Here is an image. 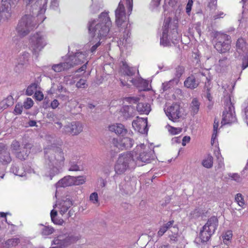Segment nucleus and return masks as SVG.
I'll use <instances>...</instances> for the list:
<instances>
[{
  "label": "nucleus",
  "instance_id": "40",
  "mask_svg": "<svg viewBox=\"0 0 248 248\" xmlns=\"http://www.w3.org/2000/svg\"><path fill=\"white\" fill-rule=\"evenodd\" d=\"M174 223V221L173 220H172L168 221L165 224H164L162 226L167 231H168L169 229H170L172 227H173V228L175 229L176 232H177L178 231V228L177 226H173Z\"/></svg>",
  "mask_w": 248,
  "mask_h": 248
},
{
  "label": "nucleus",
  "instance_id": "31",
  "mask_svg": "<svg viewBox=\"0 0 248 248\" xmlns=\"http://www.w3.org/2000/svg\"><path fill=\"white\" fill-rule=\"evenodd\" d=\"M12 161V158L9 152H5L0 156V162L3 165H7Z\"/></svg>",
  "mask_w": 248,
  "mask_h": 248
},
{
  "label": "nucleus",
  "instance_id": "36",
  "mask_svg": "<svg viewBox=\"0 0 248 248\" xmlns=\"http://www.w3.org/2000/svg\"><path fill=\"white\" fill-rule=\"evenodd\" d=\"M29 154L30 152L29 151L23 150L22 151L17 152L16 156L17 158L23 160H25L28 157Z\"/></svg>",
  "mask_w": 248,
  "mask_h": 248
},
{
  "label": "nucleus",
  "instance_id": "58",
  "mask_svg": "<svg viewBox=\"0 0 248 248\" xmlns=\"http://www.w3.org/2000/svg\"><path fill=\"white\" fill-rule=\"evenodd\" d=\"M248 67V58H245L243 60V63L242 65V69L244 70Z\"/></svg>",
  "mask_w": 248,
  "mask_h": 248
},
{
  "label": "nucleus",
  "instance_id": "29",
  "mask_svg": "<svg viewBox=\"0 0 248 248\" xmlns=\"http://www.w3.org/2000/svg\"><path fill=\"white\" fill-rule=\"evenodd\" d=\"M200 103L197 98H194L192 100L190 105L191 112L193 115H195L198 113L200 108Z\"/></svg>",
  "mask_w": 248,
  "mask_h": 248
},
{
  "label": "nucleus",
  "instance_id": "49",
  "mask_svg": "<svg viewBox=\"0 0 248 248\" xmlns=\"http://www.w3.org/2000/svg\"><path fill=\"white\" fill-rule=\"evenodd\" d=\"M34 98L38 101H42L44 99V94L40 91H36L34 93Z\"/></svg>",
  "mask_w": 248,
  "mask_h": 248
},
{
  "label": "nucleus",
  "instance_id": "7",
  "mask_svg": "<svg viewBox=\"0 0 248 248\" xmlns=\"http://www.w3.org/2000/svg\"><path fill=\"white\" fill-rule=\"evenodd\" d=\"M35 25L32 23V17L29 15L23 16L19 21L16 31L18 35L20 37H24L33 30Z\"/></svg>",
  "mask_w": 248,
  "mask_h": 248
},
{
  "label": "nucleus",
  "instance_id": "50",
  "mask_svg": "<svg viewBox=\"0 0 248 248\" xmlns=\"http://www.w3.org/2000/svg\"><path fill=\"white\" fill-rule=\"evenodd\" d=\"M23 107V106H22L21 104H16L14 109L15 113L16 115L21 114L22 112Z\"/></svg>",
  "mask_w": 248,
  "mask_h": 248
},
{
  "label": "nucleus",
  "instance_id": "20",
  "mask_svg": "<svg viewBox=\"0 0 248 248\" xmlns=\"http://www.w3.org/2000/svg\"><path fill=\"white\" fill-rule=\"evenodd\" d=\"M60 213L61 215L65 214L68 209L72 205V202L70 200L61 201L58 204Z\"/></svg>",
  "mask_w": 248,
  "mask_h": 248
},
{
  "label": "nucleus",
  "instance_id": "47",
  "mask_svg": "<svg viewBox=\"0 0 248 248\" xmlns=\"http://www.w3.org/2000/svg\"><path fill=\"white\" fill-rule=\"evenodd\" d=\"M90 200L93 203H98V196L96 192L92 193L90 196Z\"/></svg>",
  "mask_w": 248,
  "mask_h": 248
},
{
  "label": "nucleus",
  "instance_id": "43",
  "mask_svg": "<svg viewBox=\"0 0 248 248\" xmlns=\"http://www.w3.org/2000/svg\"><path fill=\"white\" fill-rule=\"evenodd\" d=\"M169 131L172 135H177L182 131V128L179 127H174L170 125H169Z\"/></svg>",
  "mask_w": 248,
  "mask_h": 248
},
{
  "label": "nucleus",
  "instance_id": "8",
  "mask_svg": "<svg viewBox=\"0 0 248 248\" xmlns=\"http://www.w3.org/2000/svg\"><path fill=\"white\" fill-rule=\"evenodd\" d=\"M115 23L118 28L124 27L128 28V23L126 22L125 7L123 2L121 0L118 7L115 10Z\"/></svg>",
  "mask_w": 248,
  "mask_h": 248
},
{
  "label": "nucleus",
  "instance_id": "63",
  "mask_svg": "<svg viewBox=\"0 0 248 248\" xmlns=\"http://www.w3.org/2000/svg\"><path fill=\"white\" fill-rule=\"evenodd\" d=\"M231 177L236 181H239L241 179L240 176L237 173L232 174Z\"/></svg>",
  "mask_w": 248,
  "mask_h": 248
},
{
  "label": "nucleus",
  "instance_id": "24",
  "mask_svg": "<svg viewBox=\"0 0 248 248\" xmlns=\"http://www.w3.org/2000/svg\"><path fill=\"white\" fill-rule=\"evenodd\" d=\"M79 239L78 237L74 236L73 235L68 236L67 237L65 240L62 242L59 243V240L58 239H55L54 240V242L55 244H60L61 245H67L71 243H74L76 242L77 240Z\"/></svg>",
  "mask_w": 248,
  "mask_h": 248
},
{
  "label": "nucleus",
  "instance_id": "48",
  "mask_svg": "<svg viewBox=\"0 0 248 248\" xmlns=\"http://www.w3.org/2000/svg\"><path fill=\"white\" fill-rule=\"evenodd\" d=\"M160 43L164 46H168L170 44L169 41L167 39V35L165 32H163L162 37L160 39Z\"/></svg>",
  "mask_w": 248,
  "mask_h": 248
},
{
  "label": "nucleus",
  "instance_id": "22",
  "mask_svg": "<svg viewBox=\"0 0 248 248\" xmlns=\"http://www.w3.org/2000/svg\"><path fill=\"white\" fill-rule=\"evenodd\" d=\"M214 233H210V230H207V228L204 229V226H203L200 231L199 236L202 242H205L210 239L211 236Z\"/></svg>",
  "mask_w": 248,
  "mask_h": 248
},
{
  "label": "nucleus",
  "instance_id": "44",
  "mask_svg": "<svg viewBox=\"0 0 248 248\" xmlns=\"http://www.w3.org/2000/svg\"><path fill=\"white\" fill-rule=\"evenodd\" d=\"M20 144L16 140H14L11 145V148L12 151H16L19 149Z\"/></svg>",
  "mask_w": 248,
  "mask_h": 248
},
{
  "label": "nucleus",
  "instance_id": "21",
  "mask_svg": "<svg viewBox=\"0 0 248 248\" xmlns=\"http://www.w3.org/2000/svg\"><path fill=\"white\" fill-rule=\"evenodd\" d=\"M137 110L140 114H148L151 110L150 105L147 103H139L137 106Z\"/></svg>",
  "mask_w": 248,
  "mask_h": 248
},
{
  "label": "nucleus",
  "instance_id": "61",
  "mask_svg": "<svg viewBox=\"0 0 248 248\" xmlns=\"http://www.w3.org/2000/svg\"><path fill=\"white\" fill-rule=\"evenodd\" d=\"M217 131H213L211 138V144L213 145L215 142V140L216 139L217 137Z\"/></svg>",
  "mask_w": 248,
  "mask_h": 248
},
{
  "label": "nucleus",
  "instance_id": "11",
  "mask_svg": "<svg viewBox=\"0 0 248 248\" xmlns=\"http://www.w3.org/2000/svg\"><path fill=\"white\" fill-rule=\"evenodd\" d=\"M112 144L119 150H126L131 148L134 144V140L130 138L124 137L119 139L113 138Z\"/></svg>",
  "mask_w": 248,
  "mask_h": 248
},
{
  "label": "nucleus",
  "instance_id": "64",
  "mask_svg": "<svg viewBox=\"0 0 248 248\" xmlns=\"http://www.w3.org/2000/svg\"><path fill=\"white\" fill-rule=\"evenodd\" d=\"M219 125V122L217 119L214 120L213 125V131H217L218 127Z\"/></svg>",
  "mask_w": 248,
  "mask_h": 248
},
{
  "label": "nucleus",
  "instance_id": "59",
  "mask_svg": "<svg viewBox=\"0 0 248 248\" xmlns=\"http://www.w3.org/2000/svg\"><path fill=\"white\" fill-rule=\"evenodd\" d=\"M79 167L76 164H72L71 165L69 170L70 171H78L79 170Z\"/></svg>",
  "mask_w": 248,
  "mask_h": 248
},
{
  "label": "nucleus",
  "instance_id": "34",
  "mask_svg": "<svg viewBox=\"0 0 248 248\" xmlns=\"http://www.w3.org/2000/svg\"><path fill=\"white\" fill-rule=\"evenodd\" d=\"M50 217L52 221L55 224L62 225L63 222L62 219L55 220V217H57V212L56 210H51L50 212Z\"/></svg>",
  "mask_w": 248,
  "mask_h": 248
},
{
  "label": "nucleus",
  "instance_id": "28",
  "mask_svg": "<svg viewBox=\"0 0 248 248\" xmlns=\"http://www.w3.org/2000/svg\"><path fill=\"white\" fill-rule=\"evenodd\" d=\"M232 237V231L230 230L226 231L222 236L224 244L229 246L231 243Z\"/></svg>",
  "mask_w": 248,
  "mask_h": 248
},
{
  "label": "nucleus",
  "instance_id": "14",
  "mask_svg": "<svg viewBox=\"0 0 248 248\" xmlns=\"http://www.w3.org/2000/svg\"><path fill=\"white\" fill-rule=\"evenodd\" d=\"M218 225V220L217 217L213 216L210 217L204 225V229L210 230V233H214Z\"/></svg>",
  "mask_w": 248,
  "mask_h": 248
},
{
  "label": "nucleus",
  "instance_id": "42",
  "mask_svg": "<svg viewBox=\"0 0 248 248\" xmlns=\"http://www.w3.org/2000/svg\"><path fill=\"white\" fill-rule=\"evenodd\" d=\"M34 104L33 100L31 98H27L23 103V107L25 108L28 109L31 108Z\"/></svg>",
  "mask_w": 248,
  "mask_h": 248
},
{
  "label": "nucleus",
  "instance_id": "2",
  "mask_svg": "<svg viewBox=\"0 0 248 248\" xmlns=\"http://www.w3.org/2000/svg\"><path fill=\"white\" fill-rule=\"evenodd\" d=\"M112 26V22L108 15V13H101L97 20L91 19L88 24L89 32L92 36L97 35L101 40L106 37Z\"/></svg>",
  "mask_w": 248,
  "mask_h": 248
},
{
  "label": "nucleus",
  "instance_id": "51",
  "mask_svg": "<svg viewBox=\"0 0 248 248\" xmlns=\"http://www.w3.org/2000/svg\"><path fill=\"white\" fill-rule=\"evenodd\" d=\"M126 4L128 9V12L130 15L133 9V0H125Z\"/></svg>",
  "mask_w": 248,
  "mask_h": 248
},
{
  "label": "nucleus",
  "instance_id": "26",
  "mask_svg": "<svg viewBox=\"0 0 248 248\" xmlns=\"http://www.w3.org/2000/svg\"><path fill=\"white\" fill-rule=\"evenodd\" d=\"M71 128V135H78L82 130V127L81 124L77 122L72 123Z\"/></svg>",
  "mask_w": 248,
  "mask_h": 248
},
{
  "label": "nucleus",
  "instance_id": "55",
  "mask_svg": "<svg viewBox=\"0 0 248 248\" xmlns=\"http://www.w3.org/2000/svg\"><path fill=\"white\" fill-rule=\"evenodd\" d=\"M32 147H33L32 144L29 143V142H27L24 145L23 148H24V150L25 151L27 150L30 152V150L32 148Z\"/></svg>",
  "mask_w": 248,
  "mask_h": 248
},
{
  "label": "nucleus",
  "instance_id": "46",
  "mask_svg": "<svg viewBox=\"0 0 248 248\" xmlns=\"http://www.w3.org/2000/svg\"><path fill=\"white\" fill-rule=\"evenodd\" d=\"M76 86L78 88H85L87 87L86 80L84 79H80L76 83Z\"/></svg>",
  "mask_w": 248,
  "mask_h": 248
},
{
  "label": "nucleus",
  "instance_id": "35",
  "mask_svg": "<svg viewBox=\"0 0 248 248\" xmlns=\"http://www.w3.org/2000/svg\"><path fill=\"white\" fill-rule=\"evenodd\" d=\"M38 85L36 83L31 84L26 90V93L28 95H31L37 91Z\"/></svg>",
  "mask_w": 248,
  "mask_h": 248
},
{
  "label": "nucleus",
  "instance_id": "6",
  "mask_svg": "<svg viewBox=\"0 0 248 248\" xmlns=\"http://www.w3.org/2000/svg\"><path fill=\"white\" fill-rule=\"evenodd\" d=\"M224 98H225V110L223 112L222 124H232L235 122L236 120L234 107L231 102L230 95L227 94L226 96L224 95Z\"/></svg>",
  "mask_w": 248,
  "mask_h": 248
},
{
  "label": "nucleus",
  "instance_id": "10",
  "mask_svg": "<svg viewBox=\"0 0 248 248\" xmlns=\"http://www.w3.org/2000/svg\"><path fill=\"white\" fill-rule=\"evenodd\" d=\"M165 112L169 120L173 122H177L182 117L180 106L177 103H173L169 106Z\"/></svg>",
  "mask_w": 248,
  "mask_h": 248
},
{
  "label": "nucleus",
  "instance_id": "13",
  "mask_svg": "<svg viewBox=\"0 0 248 248\" xmlns=\"http://www.w3.org/2000/svg\"><path fill=\"white\" fill-rule=\"evenodd\" d=\"M131 153H133L134 155V158L137 161V166L140 165V162L149 163L153 158L152 152L150 151L149 152H143L141 153L139 155H138L135 152H132Z\"/></svg>",
  "mask_w": 248,
  "mask_h": 248
},
{
  "label": "nucleus",
  "instance_id": "52",
  "mask_svg": "<svg viewBox=\"0 0 248 248\" xmlns=\"http://www.w3.org/2000/svg\"><path fill=\"white\" fill-rule=\"evenodd\" d=\"M193 0H188V2L187 3V5L186 6V13L189 15L190 13L191 10L192 6L193 5Z\"/></svg>",
  "mask_w": 248,
  "mask_h": 248
},
{
  "label": "nucleus",
  "instance_id": "16",
  "mask_svg": "<svg viewBox=\"0 0 248 248\" xmlns=\"http://www.w3.org/2000/svg\"><path fill=\"white\" fill-rule=\"evenodd\" d=\"M108 129L111 132H113L117 135L123 136L125 134L127 130L124 125L121 124H113L108 126Z\"/></svg>",
  "mask_w": 248,
  "mask_h": 248
},
{
  "label": "nucleus",
  "instance_id": "17",
  "mask_svg": "<svg viewBox=\"0 0 248 248\" xmlns=\"http://www.w3.org/2000/svg\"><path fill=\"white\" fill-rule=\"evenodd\" d=\"M198 85L199 83L196 81L195 77L193 75L187 77L184 81L185 87L188 89H194L196 88Z\"/></svg>",
  "mask_w": 248,
  "mask_h": 248
},
{
  "label": "nucleus",
  "instance_id": "38",
  "mask_svg": "<svg viewBox=\"0 0 248 248\" xmlns=\"http://www.w3.org/2000/svg\"><path fill=\"white\" fill-rule=\"evenodd\" d=\"M235 201L240 207H243L245 205L244 197L240 193H238L235 195Z\"/></svg>",
  "mask_w": 248,
  "mask_h": 248
},
{
  "label": "nucleus",
  "instance_id": "12",
  "mask_svg": "<svg viewBox=\"0 0 248 248\" xmlns=\"http://www.w3.org/2000/svg\"><path fill=\"white\" fill-rule=\"evenodd\" d=\"M86 178L84 176H68L62 179L59 182V184H62L63 187L71 185H80L85 182Z\"/></svg>",
  "mask_w": 248,
  "mask_h": 248
},
{
  "label": "nucleus",
  "instance_id": "53",
  "mask_svg": "<svg viewBox=\"0 0 248 248\" xmlns=\"http://www.w3.org/2000/svg\"><path fill=\"white\" fill-rule=\"evenodd\" d=\"M72 123L68 124L64 127V132L66 134L71 135V131L72 130Z\"/></svg>",
  "mask_w": 248,
  "mask_h": 248
},
{
  "label": "nucleus",
  "instance_id": "41",
  "mask_svg": "<svg viewBox=\"0 0 248 248\" xmlns=\"http://www.w3.org/2000/svg\"><path fill=\"white\" fill-rule=\"evenodd\" d=\"M227 58L225 57L223 58L222 59L219 60L218 65L219 67L218 68V69L221 71V69L224 67H226L227 66Z\"/></svg>",
  "mask_w": 248,
  "mask_h": 248
},
{
  "label": "nucleus",
  "instance_id": "33",
  "mask_svg": "<svg viewBox=\"0 0 248 248\" xmlns=\"http://www.w3.org/2000/svg\"><path fill=\"white\" fill-rule=\"evenodd\" d=\"M202 165L206 168H211L213 165V157L211 155H208L207 158L203 159Z\"/></svg>",
  "mask_w": 248,
  "mask_h": 248
},
{
  "label": "nucleus",
  "instance_id": "15",
  "mask_svg": "<svg viewBox=\"0 0 248 248\" xmlns=\"http://www.w3.org/2000/svg\"><path fill=\"white\" fill-rule=\"evenodd\" d=\"M147 125V119L138 118L137 120L132 122V126L140 132H142V130L144 129Z\"/></svg>",
  "mask_w": 248,
  "mask_h": 248
},
{
  "label": "nucleus",
  "instance_id": "18",
  "mask_svg": "<svg viewBox=\"0 0 248 248\" xmlns=\"http://www.w3.org/2000/svg\"><path fill=\"white\" fill-rule=\"evenodd\" d=\"M73 67L77 64H79L85 62L86 61V55L82 52H78L72 59Z\"/></svg>",
  "mask_w": 248,
  "mask_h": 248
},
{
  "label": "nucleus",
  "instance_id": "30",
  "mask_svg": "<svg viewBox=\"0 0 248 248\" xmlns=\"http://www.w3.org/2000/svg\"><path fill=\"white\" fill-rule=\"evenodd\" d=\"M30 54L28 52H25L22 55L20 56L18 59V64L19 65H24L27 64L30 58Z\"/></svg>",
  "mask_w": 248,
  "mask_h": 248
},
{
  "label": "nucleus",
  "instance_id": "56",
  "mask_svg": "<svg viewBox=\"0 0 248 248\" xmlns=\"http://www.w3.org/2000/svg\"><path fill=\"white\" fill-rule=\"evenodd\" d=\"M59 105L58 101L57 99H54L51 102L50 106L53 109H55L58 107Z\"/></svg>",
  "mask_w": 248,
  "mask_h": 248
},
{
  "label": "nucleus",
  "instance_id": "39",
  "mask_svg": "<svg viewBox=\"0 0 248 248\" xmlns=\"http://www.w3.org/2000/svg\"><path fill=\"white\" fill-rule=\"evenodd\" d=\"M54 232V229L48 226H44L41 231V233L44 235H48Z\"/></svg>",
  "mask_w": 248,
  "mask_h": 248
},
{
  "label": "nucleus",
  "instance_id": "25",
  "mask_svg": "<svg viewBox=\"0 0 248 248\" xmlns=\"http://www.w3.org/2000/svg\"><path fill=\"white\" fill-rule=\"evenodd\" d=\"M14 104V99L12 95L8 96L5 99L0 102V108L5 109Z\"/></svg>",
  "mask_w": 248,
  "mask_h": 248
},
{
  "label": "nucleus",
  "instance_id": "5",
  "mask_svg": "<svg viewBox=\"0 0 248 248\" xmlns=\"http://www.w3.org/2000/svg\"><path fill=\"white\" fill-rule=\"evenodd\" d=\"M46 45V42L41 32H36L30 37L29 48L32 54L38 57L39 53Z\"/></svg>",
  "mask_w": 248,
  "mask_h": 248
},
{
  "label": "nucleus",
  "instance_id": "4",
  "mask_svg": "<svg viewBox=\"0 0 248 248\" xmlns=\"http://www.w3.org/2000/svg\"><path fill=\"white\" fill-rule=\"evenodd\" d=\"M215 48L220 53L229 51L231 47L232 39L229 35L222 32H217L215 36Z\"/></svg>",
  "mask_w": 248,
  "mask_h": 248
},
{
  "label": "nucleus",
  "instance_id": "3",
  "mask_svg": "<svg viewBox=\"0 0 248 248\" xmlns=\"http://www.w3.org/2000/svg\"><path fill=\"white\" fill-rule=\"evenodd\" d=\"M137 161L133 153L127 152L122 154L115 164V171L117 174H122L127 169L135 168L137 166Z\"/></svg>",
  "mask_w": 248,
  "mask_h": 248
},
{
  "label": "nucleus",
  "instance_id": "54",
  "mask_svg": "<svg viewBox=\"0 0 248 248\" xmlns=\"http://www.w3.org/2000/svg\"><path fill=\"white\" fill-rule=\"evenodd\" d=\"M167 231L161 226L157 232V235L159 237L162 236Z\"/></svg>",
  "mask_w": 248,
  "mask_h": 248
},
{
  "label": "nucleus",
  "instance_id": "19",
  "mask_svg": "<svg viewBox=\"0 0 248 248\" xmlns=\"http://www.w3.org/2000/svg\"><path fill=\"white\" fill-rule=\"evenodd\" d=\"M73 67V64L70 62H62L57 64H54L52 69L56 72H60L69 69Z\"/></svg>",
  "mask_w": 248,
  "mask_h": 248
},
{
  "label": "nucleus",
  "instance_id": "1",
  "mask_svg": "<svg viewBox=\"0 0 248 248\" xmlns=\"http://www.w3.org/2000/svg\"><path fill=\"white\" fill-rule=\"evenodd\" d=\"M46 164L50 168L51 177L59 173L64 165V154L62 148L53 145L44 149Z\"/></svg>",
  "mask_w": 248,
  "mask_h": 248
},
{
  "label": "nucleus",
  "instance_id": "37",
  "mask_svg": "<svg viewBox=\"0 0 248 248\" xmlns=\"http://www.w3.org/2000/svg\"><path fill=\"white\" fill-rule=\"evenodd\" d=\"M185 68L184 66L182 65H178L175 68V75L176 78H179L183 75V74L185 73Z\"/></svg>",
  "mask_w": 248,
  "mask_h": 248
},
{
  "label": "nucleus",
  "instance_id": "32",
  "mask_svg": "<svg viewBox=\"0 0 248 248\" xmlns=\"http://www.w3.org/2000/svg\"><path fill=\"white\" fill-rule=\"evenodd\" d=\"M20 242V240L18 238H13L6 241L4 245L5 247L10 248L16 246Z\"/></svg>",
  "mask_w": 248,
  "mask_h": 248
},
{
  "label": "nucleus",
  "instance_id": "45",
  "mask_svg": "<svg viewBox=\"0 0 248 248\" xmlns=\"http://www.w3.org/2000/svg\"><path fill=\"white\" fill-rule=\"evenodd\" d=\"M170 38L172 42L174 43L173 40L176 41L178 38V33L176 29H173L171 32V34L170 35Z\"/></svg>",
  "mask_w": 248,
  "mask_h": 248
},
{
  "label": "nucleus",
  "instance_id": "60",
  "mask_svg": "<svg viewBox=\"0 0 248 248\" xmlns=\"http://www.w3.org/2000/svg\"><path fill=\"white\" fill-rule=\"evenodd\" d=\"M206 98L210 102L212 101L213 100V97L211 95L210 90L209 89H207L206 92Z\"/></svg>",
  "mask_w": 248,
  "mask_h": 248
},
{
  "label": "nucleus",
  "instance_id": "62",
  "mask_svg": "<svg viewBox=\"0 0 248 248\" xmlns=\"http://www.w3.org/2000/svg\"><path fill=\"white\" fill-rule=\"evenodd\" d=\"M245 122L248 125V106L245 109Z\"/></svg>",
  "mask_w": 248,
  "mask_h": 248
},
{
  "label": "nucleus",
  "instance_id": "57",
  "mask_svg": "<svg viewBox=\"0 0 248 248\" xmlns=\"http://www.w3.org/2000/svg\"><path fill=\"white\" fill-rule=\"evenodd\" d=\"M100 45H101V42L99 40L96 44H95L94 45L92 46V47L91 48V49H90L91 52L92 53H93L94 52H95V50H96V49L97 48V47L99 46H100Z\"/></svg>",
  "mask_w": 248,
  "mask_h": 248
},
{
  "label": "nucleus",
  "instance_id": "23",
  "mask_svg": "<svg viewBox=\"0 0 248 248\" xmlns=\"http://www.w3.org/2000/svg\"><path fill=\"white\" fill-rule=\"evenodd\" d=\"M247 43L242 37L239 38L236 43V49L239 53L244 52L247 48Z\"/></svg>",
  "mask_w": 248,
  "mask_h": 248
},
{
  "label": "nucleus",
  "instance_id": "27",
  "mask_svg": "<svg viewBox=\"0 0 248 248\" xmlns=\"http://www.w3.org/2000/svg\"><path fill=\"white\" fill-rule=\"evenodd\" d=\"M0 13L6 12L9 13L11 10V3L10 0H2L1 3Z\"/></svg>",
  "mask_w": 248,
  "mask_h": 248
},
{
  "label": "nucleus",
  "instance_id": "9",
  "mask_svg": "<svg viewBox=\"0 0 248 248\" xmlns=\"http://www.w3.org/2000/svg\"><path fill=\"white\" fill-rule=\"evenodd\" d=\"M121 71L122 74L120 79L122 86H124L127 85V82L125 81V76L128 77H126L127 81L129 80L133 84H135V80L130 78L135 74V70L133 67H130L125 61L122 62Z\"/></svg>",
  "mask_w": 248,
  "mask_h": 248
}]
</instances>
